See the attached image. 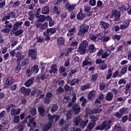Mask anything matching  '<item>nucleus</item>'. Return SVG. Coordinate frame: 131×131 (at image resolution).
Segmentation results:
<instances>
[{
  "label": "nucleus",
  "instance_id": "nucleus-57",
  "mask_svg": "<svg viewBox=\"0 0 131 131\" xmlns=\"http://www.w3.org/2000/svg\"><path fill=\"white\" fill-rule=\"evenodd\" d=\"M122 35H117L115 34L113 36V38L114 39H117V40H119L120 39V38H121Z\"/></svg>",
  "mask_w": 131,
  "mask_h": 131
},
{
  "label": "nucleus",
  "instance_id": "nucleus-64",
  "mask_svg": "<svg viewBox=\"0 0 131 131\" xmlns=\"http://www.w3.org/2000/svg\"><path fill=\"white\" fill-rule=\"evenodd\" d=\"M31 115L32 116H34L36 114V108H32L31 111Z\"/></svg>",
  "mask_w": 131,
  "mask_h": 131
},
{
  "label": "nucleus",
  "instance_id": "nucleus-29",
  "mask_svg": "<svg viewBox=\"0 0 131 131\" xmlns=\"http://www.w3.org/2000/svg\"><path fill=\"white\" fill-rule=\"evenodd\" d=\"M85 17V15H84V14H82L81 11H80L77 15V20H83Z\"/></svg>",
  "mask_w": 131,
  "mask_h": 131
},
{
  "label": "nucleus",
  "instance_id": "nucleus-6",
  "mask_svg": "<svg viewBox=\"0 0 131 131\" xmlns=\"http://www.w3.org/2000/svg\"><path fill=\"white\" fill-rule=\"evenodd\" d=\"M36 51L35 50L31 49L29 51L28 56L31 58L32 60H36Z\"/></svg>",
  "mask_w": 131,
  "mask_h": 131
},
{
  "label": "nucleus",
  "instance_id": "nucleus-19",
  "mask_svg": "<svg viewBox=\"0 0 131 131\" xmlns=\"http://www.w3.org/2000/svg\"><path fill=\"white\" fill-rule=\"evenodd\" d=\"M58 71V69H57V67L55 66V64H53L51 67V70L49 71V73L50 74H55L57 73Z\"/></svg>",
  "mask_w": 131,
  "mask_h": 131
},
{
  "label": "nucleus",
  "instance_id": "nucleus-21",
  "mask_svg": "<svg viewBox=\"0 0 131 131\" xmlns=\"http://www.w3.org/2000/svg\"><path fill=\"white\" fill-rule=\"evenodd\" d=\"M126 71H127V66L125 65L122 67L120 72V75H119V77H121L122 75H124V74L126 73Z\"/></svg>",
  "mask_w": 131,
  "mask_h": 131
},
{
  "label": "nucleus",
  "instance_id": "nucleus-9",
  "mask_svg": "<svg viewBox=\"0 0 131 131\" xmlns=\"http://www.w3.org/2000/svg\"><path fill=\"white\" fill-rule=\"evenodd\" d=\"M21 112V108H12L11 110V115L12 117L19 115Z\"/></svg>",
  "mask_w": 131,
  "mask_h": 131
},
{
  "label": "nucleus",
  "instance_id": "nucleus-40",
  "mask_svg": "<svg viewBox=\"0 0 131 131\" xmlns=\"http://www.w3.org/2000/svg\"><path fill=\"white\" fill-rule=\"evenodd\" d=\"M56 31H57V28H52L47 30V33H56Z\"/></svg>",
  "mask_w": 131,
  "mask_h": 131
},
{
  "label": "nucleus",
  "instance_id": "nucleus-46",
  "mask_svg": "<svg viewBox=\"0 0 131 131\" xmlns=\"http://www.w3.org/2000/svg\"><path fill=\"white\" fill-rule=\"evenodd\" d=\"M114 130V131H122V128H121V127L120 126V125L117 124L115 125Z\"/></svg>",
  "mask_w": 131,
  "mask_h": 131
},
{
  "label": "nucleus",
  "instance_id": "nucleus-14",
  "mask_svg": "<svg viewBox=\"0 0 131 131\" xmlns=\"http://www.w3.org/2000/svg\"><path fill=\"white\" fill-rule=\"evenodd\" d=\"M104 109V106L101 105L99 106L97 108H95L93 110L91 113L90 114H95V113H100L102 112V111Z\"/></svg>",
  "mask_w": 131,
  "mask_h": 131
},
{
  "label": "nucleus",
  "instance_id": "nucleus-31",
  "mask_svg": "<svg viewBox=\"0 0 131 131\" xmlns=\"http://www.w3.org/2000/svg\"><path fill=\"white\" fill-rule=\"evenodd\" d=\"M81 120H82V119L81 118H80V117H79V116L76 117L74 120V122L75 125L76 126H77V125H79V123H80V121Z\"/></svg>",
  "mask_w": 131,
  "mask_h": 131
},
{
  "label": "nucleus",
  "instance_id": "nucleus-59",
  "mask_svg": "<svg viewBox=\"0 0 131 131\" xmlns=\"http://www.w3.org/2000/svg\"><path fill=\"white\" fill-rule=\"evenodd\" d=\"M126 6L125 5H122L120 8L119 11L120 12H125V11H126Z\"/></svg>",
  "mask_w": 131,
  "mask_h": 131
},
{
  "label": "nucleus",
  "instance_id": "nucleus-26",
  "mask_svg": "<svg viewBox=\"0 0 131 131\" xmlns=\"http://www.w3.org/2000/svg\"><path fill=\"white\" fill-rule=\"evenodd\" d=\"M15 57L17 58V61H21V60L24 58L21 52H20V51H18V50L16 51Z\"/></svg>",
  "mask_w": 131,
  "mask_h": 131
},
{
  "label": "nucleus",
  "instance_id": "nucleus-3",
  "mask_svg": "<svg viewBox=\"0 0 131 131\" xmlns=\"http://www.w3.org/2000/svg\"><path fill=\"white\" fill-rule=\"evenodd\" d=\"M22 24H23V22L21 21H18L15 23L12 28V31L11 32V33H12V32H13V33H23V30H20L19 32H18V27L22 26Z\"/></svg>",
  "mask_w": 131,
  "mask_h": 131
},
{
  "label": "nucleus",
  "instance_id": "nucleus-10",
  "mask_svg": "<svg viewBox=\"0 0 131 131\" xmlns=\"http://www.w3.org/2000/svg\"><path fill=\"white\" fill-rule=\"evenodd\" d=\"M97 96V92L95 90H92L90 91L89 93V95L88 96V99L90 101H92L93 99H95L96 96Z\"/></svg>",
  "mask_w": 131,
  "mask_h": 131
},
{
  "label": "nucleus",
  "instance_id": "nucleus-41",
  "mask_svg": "<svg viewBox=\"0 0 131 131\" xmlns=\"http://www.w3.org/2000/svg\"><path fill=\"white\" fill-rule=\"evenodd\" d=\"M21 68H22V66H21L20 62H17V64L15 68V72H16V73H19L20 70H21Z\"/></svg>",
  "mask_w": 131,
  "mask_h": 131
},
{
  "label": "nucleus",
  "instance_id": "nucleus-4",
  "mask_svg": "<svg viewBox=\"0 0 131 131\" xmlns=\"http://www.w3.org/2000/svg\"><path fill=\"white\" fill-rule=\"evenodd\" d=\"M108 55H110L109 53H108V52L105 50H103L102 49H99L98 53H97V56L99 57L100 56H101L102 59H105L108 57Z\"/></svg>",
  "mask_w": 131,
  "mask_h": 131
},
{
  "label": "nucleus",
  "instance_id": "nucleus-16",
  "mask_svg": "<svg viewBox=\"0 0 131 131\" xmlns=\"http://www.w3.org/2000/svg\"><path fill=\"white\" fill-rule=\"evenodd\" d=\"M65 8L66 9H68L69 12H72V11L74 10V6L72 5H70L69 2L65 4Z\"/></svg>",
  "mask_w": 131,
  "mask_h": 131
},
{
  "label": "nucleus",
  "instance_id": "nucleus-48",
  "mask_svg": "<svg viewBox=\"0 0 131 131\" xmlns=\"http://www.w3.org/2000/svg\"><path fill=\"white\" fill-rule=\"evenodd\" d=\"M107 64L106 63H104V61H103L102 62V64L101 65L100 67H99V69L100 70H105V69H106V68H107Z\"/></svg>",
  "mask_w": 131,
  "mask_h": 131
},
{
  "label": "nucleus",
  "instance_id": "nucleus-2",
  "mask_svg": "<svg viewBox=\"0 0 131 131\" xmlns=\"http://www.w3.org/2000/svg\"><path fill=\"white\" fill-rule=\"evenodd\" d=\"M120 16H121L120 11H118L116 9H114L112 11L111 14L110 15V18L112 19L114 18V21L118 22V21H120Z\"/></svg>",
  "mask_w": 131,
  "mask_h": 131
},
{
  "label": "nucleus",
  "instance_id": "nucleus-13",
  "mask_svg": "<svg viewBox=\"0 0 131 131\" xmlns=\"http://www.w3.org/2000/svg\"><path fill=\"white\" fill-rule=\"evenodd\" d=\"M14 82V79H13V77H9L6 80L4 83V85L5 88H8L10 84H12Z\"/></svg>",
  "mask_w": 131,
  "mask_h": 131
},
{
  "label": "nucleus",
  "instance_id": "nucleus-55",
  "mask_svg": "<svg viewBox=\"0 0 131 131\" xmlns=\"http://www.w3.org/2000/svg\"><path fill=\"white\" fill-rule=\"evenodd\" d=\"M126 83V80L124 78H121L118 82V84H125Z\"/></svg>",
  "mask_w": 131,
  "mask_h": 131
},
{
  "label": "nucleus",
  "instance_id": "nucleus-43",
  "mask_svg": "<svg viewBox=\"0 0 131 131\" xmlns=\"http://www.w3.org/2000/svg\"><path fill=\"white\" fill-rule=\"evenodd\" d=\"M72 114H73V111L71 110H69L66 114L67 119H71L72 117Z\"/></svg>",
  "mask_w": 131,
  "mask_h": 131
},
{
  "label": "nucleus",
  "instance_id": "nucleus-49",
  "mask_svg": "<svg viewBox=\"0 0 131 131\" xmlns=\"http://www.w3.org/2000/svg\"><path fill=\"white\" fill-rule=\"evenodd\" d=\"M13 122L14 123H18V122H20V117H19V116H15L13 119Z\"/></svg>",
  "mask_w": 131,
  "mask_h": 131
},
{
  "label": "nucleus",
  "instance_id": "nucleus-44",
  "mask_svg": "<svg viewBox=\"0 0 131 131\" xmlns=\"http://www.w3.org/2000/svg\"><path fill=\"white\" fill-rule=\"evenodd\" d=\"M128 111H127V108L125 107H123L119 110V112L122 115H124V114H126Z\"/></svg>",
  "mask_w": 131,
  "mask_h": 131
},
{
  "label": "nucleus",
  "instance_id": "nucleus-56",
  "mask_svg": "<svg viewBox=\"0 0 131 131\" xmlns=\"http://www.w3.org/2000/svg\"><path fill=\"white\" fill-rule=\"evenodd\" d=\"M17 53V49H14L13 50H12L10 51V54L11 56V57H15V55H16Z\"/></svg>",
  "mask_w": 131,
  "mask_h": 131
},
{
  "label": "nucleus",
  "instance_id": "nucleus-63",
  "mask_svg": "<svg viewBox=\"0 0 131 131\" xmlns=\"http://www.w3.org/2000/svg\"><path fill=\"white\" fill-rule=\"evenodd\" d=\"M90 119H92V120H93V122H94L95 123V121H97V120H98V118L96 117L94 115H91L90 117Z\"/></svg>",
  "mask_w": 131,
  "mask_h": 131
},
{
  "label": "nucleus",
  "instance_id": "nucleus-51",
  "mask_svg": "<svg viewBox=\"0 0 131 131\" xmlns=\"http://www.w3.org/2000/svg\"><path fill=\"white\" fill-rule=\"evenodd\" d=\"M64 92V89L62 88V87H59L56 90V93L57 95H60V94H62Z\"/></svg>",
  "mask_w": 131,
  "mask_h": 131
},
{
  "label": "nucleus",
  "instance_id": "nucleus-30",
  "mask_svg": "<svg viewBox=\"0 0 131 131\" xmlns=\"http://www.w3.org/2000/svg\"><path fill=\"white\" fill-rule=\"evenodd\" d=\"M99 77V75L97 73L93 74L91 75V80L92 82H95Z\"/></svg>",
  "mask_w": 131,
  "mask_h": 131
},
{
  "label": "nucleus",
  "instance_id": "nucleus-62",
  "mask_svg": "<svg viewBox=\"0 0 131 131\" xmlns=\"http://www.w3.org/2000/svg\"><path fill=\"white\" fill-rule=\"evenodd\" d=\"M83 10H84L85 13H86L87 12H89V11L91 10V8H90V6L85 5L84 7Z\"/></svg>",
  "mask_w": 131,
  "mask_h": 131
},
{
  "label": "nucleus",
  "instance_id": "nucleus-8",
  "mask_svg": "<svg viewBox=\"0 0 131 131\" xmlns=\"http://www.w3.org/2000/svg\"><path fill=\"white\" fill-rule=\"evenodd\" d=\"M89 28H90V27H89V25H82L80 27V29L78 31V33H86L88 31H89Z\"/></svg>",
  "mask_w": 131,
  "mask_h": 131
},
{
  "label": "nucleus",
  "instance_id": "nucleus-17",
  "mask_svg": "<svg viewBox=\"0 0 131 131\" xmlns=\"http://www.w3.org/2000/svg\"><path fill=\"white\" fill-rule=\"evenodd\" d=\"M72 109L74 112H75V114L76 115L78 114L79 112H80V107H79V105H78V104L74 105L73 106Z\"/></svg>",
  "mask_w": 131,
  "mask_h": 131
},
{
  "label": "nucleus",
  "instance_id": "nucleus-5",
  "mask_svg": "<svg viewBox=\"0 0 131 131\" xmlns=\"http://www.w3.org/2000/svg\"><path fill=\"white\" fill-rule=\"evenodd\" d=\"M93 65V60L90 57H87L83 62L82 67H85V66H92Z\"/></svg>",
  "mask_w": 131,
  "mask_h": 131
},
{
  "label": "nucleus",
  "instance_id": "nucleus-28",
  "mask_svg": "<svg viewBox=\"0 0 131 131\" xmlns=\"http://www.w3.org/2000/svg\"><path fill=\"white\" fill-rule=\"evenodd\" d=\"M31 70H32V72L33 73H35V74H36L37 73H38V71H39V69L38 68V66L35 64L33 66Z\"/></svg>",
  "mask_w": 131,
  "mask_h": 131
},
{
  "label": "nucleus",
  "instance_id": "nucleus-33",
  "mask_svg": "<svg viewBox=\"0 0 131 131\" xmlns=\"http://www.w3.org/2000/svg\"><path fill=\"white\" fill-rule=\"evenodd\" d=\"M80 81V79H79V78H75V79H73L71 81L70 84L72 86L75 85V84H77L79 83Z\"/></svg>",
  "mask_w": 131,
  "mask_h": 131
},
{
  "label": "nucleus",
  "instance_id": "nucleus-42",
  "mask_svg": "<svg viewBox=\"0 0 131 131\" xmlns=\"http://www.w3.org/2000/svg\"><path fill=\"white\" fill-rule=\"evenodd\" d=\"M2 124H0V131H5L7 130V128L6 127H5V125H6V122H4V121H3V122H2Z\"/></svg>",
  "mask_w": 131,
  "mask_h": 131
},
{
  "label": "nucleus",
  "instance_id": "nucleus-61",
  "mask_svg": "<svg viewBox=\"0 0 131 131\" xmlns=\"http://www.w3.org/2000/svg\"><path fill=\"white\" fill-rule=\"evenodd\" d=\"M89 4L92 7H95V6L97 4V2H96V0H91L89 2Z\"/></svg>",
  "mask_w": 131,
  "mask_h": 131
},
{
  "label": "nucleus",
  "instance_id": "nucleus-47",
  "mask_svg": "<svg viewBox=\"0 0 131 131\" xmlns=\"http://www.w3.org/2000/svg\"><path fill=\"white\" fill-rule=\"evenodd\" d=\"M41 12V9H40V8H38L35 14V16L36 18H39Z\"/></svg>",
  "mask_w": 131,
  "mask_h": 131
},
{
  "label": "nucleus",
  "instance_id": "nucleus-39",
  "mask_svg": "<svg viewBox=\"0 0 131 131\" xmlns=\"http://www.w3.org/2000/svg\"><path fill=\"white\" fill-rule=\"evenodd\" d=\"M38 110L41 116H45V108H43V107L40 106L38 108Z\"/></svg>",
  "mask_w": 131,
  "mask_h": 131
},
{
  "label": "nucleus",
  "instance_id": "nucleus-22",
  "mask_svg": "<svg viewBox=\"0 0 131 131\" xmlns=\"http://www.w3.org/2000/svg\"><path fill=\"white\" fill-rule=\"evenodd\" d=\"M46 20H47V21H48L49 25L50 27H52V26H53L54 24H55V21H54V20H53L52 17L50 16H47L46 17Z\"/></svg>",
  "mask_w": 131,
  "mask_h": 131
},
{
  "label": "nucleus",
  "instance_id": "nucleus-7",
  "mask_svg": "<svg viewBox=\"0 0 131 131\" xmlns=\"http://www.w3.org/2000/svg\"><path fill=\"white\" fill-rule=\"evenodd\" d=\"M130 23V19H126L124 20V22L120 25V29H126L128 27L129 25V23Z\"/></svg>",
  "mask_w": 131,
  "mask_h": 131
},
{
  "label": "nucleus",
  "instance_id": "nucleus-12",
  "mask_svg": "<svg viewBox=\"0 0 131 131\" xmlns=\"http://www.w3.org/2000/svg\"><path fill=\"white\" fill-rule=\"evenodd\" d=\"M52 126H53V122H49L48 123L42 125V131H48Z\"/></svg>",
  "mask_w": 131,
  "mask_h": 131
},
{
  "label": "nucleus",
  "instance_id": "nucleus-24",
  "mask_svg": "<svg viewBox=\"0 0 131 131\" xmlns=\"http://www.w3.org/2000/svg\"><path fill=\"white\" fill-rule=\"evenodd\" d=\"M100 25L102 26V28L105 30H106V29H108V28H109V26H110L109 23H105L104 21H101L100 22Z\"/></svg>",
  "mask_w": 131,
  "mask_h": 131
},
{
  "label": "nucleus",
  "instance_id": "nucleus-37",
  "mask_svg": "<svg viewBox=\"0 0 131 131\" xmlns=\"http://www.w3.org/2000/svg\"><path fill=\"white\" fill-rule=\"evenodd\" d=\"M57 43L59 46H62L65 42V40L63 37H59L57 39Z\"/></svg>",
  "mask_w": 131,
  "mask_h": 131
},
{
  "label": "nucleus",
  "instance_id": "nucleus-45",
  "mask_svg": "<svg viewBox=\"0 0 131 131\" xmlns=\"http://www.w3.org/2000/svg\"><path fill=\"white\" fill-rule=\"evenodd\" d=\"M80 102H82L81 103L82 107H83L84 105H85V103H86V98H84V97L82 96L80 98Z\"/></svg>",
  "mask_w": 131,
  "mask_h": 131
},
{
  "label": "nucleus",
  "instance_id": "nucleus-53",
  "mask_svg": "<svg viewBox=\"0 0 131 131\" xmlns=\"http://www.w3.org/2000/svg\"><path fill=\"white\" fill-rule=\"evenodd\" d=\"M59 107L58 106V105H53V107L51 108V111L52 112V113H54V112H56V111H57V110H58Z\"/></svg>",
  "mask_w": 131,
  "mask_h": 131
},
{
  "label": "nucleus",
  "instance_id": "nucleus-23",
  "mask_svg": "<svg viewBox=\"0 0 131 131\" xmlns=\"http://www.w3.org/2000/svg\"><path fill=\"white\" fill-rule=\"evenodd\" d=\"M37 19H38L37 20L38 23L45 22V21H46V19H47V16H46V15H40L39 17H37Z\"/></svg>",
  "mask_w": 131,
  "mask_h": 131
},
{
  "label": "nucleus",
  "instance_id": "nucleus-54",
  "mask_svg": "<svg viewBox=\"0 0 131 131\" xmlns=\"http://www.w3.org/2000/svg\"><path fill=\"white\" fill-rule=\"evenodd\" d=\"M89 38L91 39L92 40H96L97 39V35L94 34H90Z\"/></svg>",
  "mask_w": 131,
  "mask_h": 131
},
{
  "label": "nucleus",
  "instance_id": "nucleus-20",
  "mask_svg": "<svg viewBox=\"0 0 131 131\" xmlns=\"http://www.w3.org/2000/svg\"><path fill=\"white\" fill-rule=\"evenodd\" d=\"M33 82H34V78H31L25 83V85L27 88H29Z\"/></svg>",
  "mask_w": 131,
  "mask_h": 131
},
{
  "label": "nucleus",
  "instance_id": "nucleus-34",
  "mask_svg": "<svg viewBox=\"0 0 131 131\" xmlns=\"http://www.w3.org/2000/svg\"><path fill=\"white\" fill-rule=\"evenodd\" d=\"M89 123V120H86L85 121L83 120L81 121L80 123V127L81 128H84L86 126V124Z\"/></svg>",
  "mask_w": 131,
  "mask_h": 131
},
{
  "label": "nucleus",
  "instance_id": "nucleus-50",
  "mask_svg": "<svg viewBox=\"0 0 131 131\" xmlns=\"http://www.w3.org/2000/svg\"><path fill=\"white\" fill-rule=\"evenodd\" d=\"M32 73H33V72H32V70L30 69H28L26 70V74H27V77H30V76H31V75H32Z\"/></svg>",
  "mask_w": 131,
  "mask_h": 131
},
{
  "label": "nucleus",
  "instance_id": "nucleus-15",
  "mask_svg": "<svg viewBox=\"0 0 131 131\" xmlns=\"http://www.w3.org/2000/svg\"><path fill=\"white\" fill-rule=\"evenodd\" d=\"M41 14L43 15H47L50 14V7L49 6H46L42 8Z\"/></svg>",
  "mask_w": 131,
  "mask_h": 131
},
{
  "label": "nucleus",
  "instance_id": "nucleus-38",
  "mask_svg": "<svg viewBox=\"0 0 131 131\" xmlns=\"http://www.w3.org/2000/svg\"><path fill=\"white\" fill-rule=\"evenodd\" d=\"M15 106V105H14L13 103H10L8 104V105L7 106H6V110L7 111V112H9V111H10V110H11V109H12V108H14V107Z\"/></svg>",
  "mask_w": 131,
  "mask_h": 131
},
{
  "label": "nucleus",
  "instance_id": "nucleus-18",
  "mask_svg": "<svg viewBox=\"0 0 131 131\" xmlns=\"http://www.w3.org/2000/svg\"><path fill=\"white\" fill-rule=\"evenodd\" d=\"M105 100L108 101V102H110V101H112L113 100V93L112 92H108L106 94Z\"/></svg>",
  "mask_w": 131,
  "mask_h": 131
},
{
  "label": "nucleus",
  "instance_id": "nucleus-58",
  "mask_svg": "<svg viewBox=\"0 0 131 131\" xmlns=\"http://www.w3.org/2000/svg\"><path fill=\"white\" fill-rule=\"evenodd\" d=\"M105 82H101L99 85V89L100 91H103V90L105 89Z\"/></svg>",
  "mask_w": 131,
  "mask_h": 131
},
{
  "label": "nucleus",
  "instance_id": "nucleus-35",
  "mask_svg": "<svg viewBox=\"0 0 131 131\" xmlns=\"http://www.w3.org/2000/svg\"><path fill=\"white\" fill-rule=\"evenodd\" d=\"M88 50L91 52V53H95L96 51V47H95V45L92 44L89 45L88 47Z\"/></svg>",
  "mask_w": 131,
  "mask_h": 131
},
{
  "label": "nucleus",
  "instance_id": "nucleus-11",
  "mask_svg": "<svg viewBox=\"0 0 131 131\" xmlns=\"http://www.w3.org/2000/svg\"><path fill=\"white\" fill-rule=\"evenodd\" d=\"M48 117L50 121H53L54 119L55 120V121H58V120L60 119V115H54L52 116L50 114H48Z\"/></svg>",
  "mask_w": 131,
  "mask_h": 131
},
{
  "label": "nucleus",
  "instance_id": "nucleus-36",
  "mask_svg": "<svg viewBox=\"0 0 131 131\" xmlns=\"http://www.w3.org/2000/svg\"><path fill=\"white\" fill-rule=\"evenodd\" d=\"M103 129L105 128V129H109L110 128V126L108 125V122L107 121H103V122L101 124Z\"/></svg>",
  "mask_w": 131,
  "mask_h": 131
},
{
  "label": "nucleus",
  "instance_id": "nucleus-60",
  "mask_svg": "<svg viewBox=\"0 0 131 131\" xmlns=\"http://www.w3.org/2000/svg\"><path fill=\"white\" fill-rule=\"evenodd\" d=\"M95 126H96V123L93 122L90 123L88 127L90 128L91 129H93V128L95 127Z\"/></svg>",
  "mask_w": 131,
  "mask_h": 131
},
{
  "label": "nucleus",
  "instance_id": "nucleus-52",
  "mask_svg": "<svg viewBox=\"0 0 131 131\" xmlns=\"http://www.w3.org/2000/svg\"><path fill=\"white\" fill-rule=\"evenodd\" d=\"M50 74H43L42 75H41L40 77V78L41 80H43L44 79H46V78H48V77H49Z\"/></svg>",
  "mask_w": 131,
  "mask_h": 131
},
{
  "label": "nucleus",
  "instance_id": "nucleus-1",
  "mask_svg": "<svg viewBox=\"0 0 131 131\" xmlns=\"http://www.w3.org/2000/svg\"><path fill=\"white\" fill-rule=\"evenodd\" d=\"M89 47V42L87 40H83L79 45L78 52L81 55H84L86 52V48Z\"/></svg>",
  "mask_w": 131,
  "mask_h": 131
},
{
  "label": "nucleus",
  "instance_id": "nucleus-27",
  "mask_svg": "<svg viewBox=\"0 0 131 131\" xmlns=\"http://www.w3.org/2000/svg\"><path fill=\"white\" fill-rule=\"evenodd\" d=\"M91 88V84L90 83H86L84 85L80 86L81 91H85V90H89Z\"/></svg>",
  "mask_w": 131,
  "mask_h": 131
},
{
  "label": "nucleus",
  "instance_id": "nucleus-32",
  "mask_svg": "<svg viewBox=\"0 0 131 131\" xmlns=\"http://www.w3.org/2000/svg\"><path fill=\"white\" fill-rule=\"evenodd\" d=\"M53 12L54 13L56 14L57 16H59V15L61 14V9H59V7L58 6H55L53 8Z\"/></svg>",
  "mask_w": 131,
  "mask_h": 131
},
{
  "label": "nucleus",
  "instance_id": "nucleus-25",
  "mask_svg": "<svg viewBox=\"0 0 131 131\" xmlns=\"http://www.w3.org/2000/svg\"><path fill=\"white\" fill-rule=\"evenodd\" d=\"M27 124L29 127H31V124H32L34 127H35V126H36V123L34 122V118H33L30 119L29 121Z\"/></svg>",
  "mask_w": 131,
  "mask_h": 131
}]
</instances>
